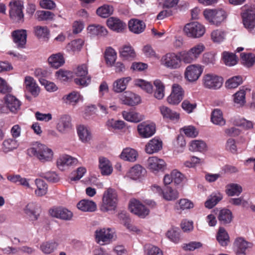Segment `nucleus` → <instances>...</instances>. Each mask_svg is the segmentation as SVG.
I'll return each mask as SVG.
<instances>
[{
    "instance_id": "obj_18",
    "label": "nucleus",
    "mask_w": 255,
    "mask_h": 255,
    "mask_svg": "<svg viewBox=\"0 0 255 255\" xmlns=\"http://www.w3.org/2000/svg\"><path fill=\"white\" fill-rule=\"evenodd\" d=\"M120 99L123 104L134 106L140 103V98L138 95L130 91H126L121 95Z\"/></svg>"
},
{
    "instance_id": "obj_41",
    "label": "nucleus",
    "mask_w": 255,
    "mask_h": 255,
    "mask_svg": "<svg viewBox=\"0 0 255 255\" xmlns=\"http://www.w3.org/2000/svg\"><path fill=\"white\" fill-rule=\"evenodd\" d=\"M84 43V41L81 39L74 40L69 43L66 48L69 52H78L81 50Z\"/></svg>"
},
{
    "instance_id": "obj_22",
    "label": "nucleus",
    "mask_w": 255,
    "mask_h": 255,
    "mask_svg": "<svg viewBox=\"0 0 255 255\" xmlns=\"http://www.w3.org/2000/svg\"><path fill=\"white\" fill-rule=\"evenodd\" d=\"M148 168L152 171L162 170L166 165L165 162L156 156L149 157L147 160Z\"/></svg>"
},
{
    "instance_id": "obj_38",
    "label": "nucleus",
    "mask_w": 255,
    "mask_h": 255,
    "mask_svg": "<svg viewBox=\"0 0 255 255\" xmlns=\"http://www.w3.org/2000/svg\"><path fill=\"white\" fill-rule=\"evenodd\" d=\"M146 172L145 169L139 164L133 166L128 172V176L134 180L143 176Z\"/></svg>"
},
{
    "instance_id": "obj_54",
    "label": "nucleus",
    "mask_w": 255,
    "mask_h": 255,
    "mask_svg": "<svg viewBox=\"0 0 255 255\" xmlns=\"http://www.w3.org/2000/svg\"><path fill=\"white\" fill-rule=\"evenodd\" d=\"M243 83V79L241 76H236L228 79L226 82V86L229 89L237 88Z\"/></svg>"
},
{
    "instance_id": "obj_8",
    "label": "nucleus",
    "mask_w": 255,
    "mask_h": 255,
    "mask_svg": "<svg viewBox=\"0 0 255 255\" xmlns=\"http://www.w3.org/2000/svg\"><path fill=\"white\" fill-rule=\"evenodd\" d=\"M184 31L189 37L199 38L205 33V28L203 25L196 21L186 24Z\"/></svg>"
},
{
    "instance_id": "obj_24",
    "label": "nucleus",
    "mask_w": 255,
    "mask_h": 255,
    "mask_svg": "<svg viewBox=\"0 0 255 255\" xmlns=\"http://www.w3.org/2000/svg\"><path fill=\"white\" fill-rule=\"evenodd\" d=\"M109 28L118 32H122L126 27V24L118 18L111 17L107 20Z\"/></svg>"
},
{
    "instance_id": "obj_12",
    "label": "nucleus",
    "mask_w": 255,
    "mask_h": 255,
    "mask_svg": "<svg viewBox=\"0 0 255 255\" xmlns=\"http://www.w3.org/2000/svg\"><path fill=\"white\" fill-rule=\"evenodd\" d=\"M184 91L182 87L178 84H173L172 91L168 97L167 101L170 105H178L183 99Z\"/></svg>"
},
{
    "instance_id": "obj_43",
    "label": "nucleus",
    "mask_w": 255,
    "mask_h": 255,
    "mask_svg": "<svg viewBox=\"0 0 255 255\" xmlns=\"http://www.w3.org/2000/svg\"><path fill=\"white\" fill-rule=\"evenodd\" d=\"M77 132L79 138L84 142H88L91 138L90 131L87 127L83 125H80L78 127Z\"/></svg>"
},
{
    "instance_id": "obj_14",
    "label": "nucleus",
    "mask_w": 255,
    "mask_h": 255,
    "mask_svg": "<svg viewBox=\"0 0 255 255\" xmlns=\"http://www.w3.org/2000/svg\"><path fill=\"white\" fill-rule=\"evenodd\" d=\"M129 209L131 212L139 217L144 218L149 213V210L147 209L139 201L132 199L129 204Z\"/></svg>"
},
{
    "instance_id": "obj_47",
    "label": "nucleus",
    "mask_w": 255,
    "mask_h": 255,
    "mask_svg": "<svg viewBox=\"0 0 255 255\" xmlns=\"http://www.w3.org/2000/svg\"><path fill=\"white\" fill-rule=\"evenodd\" d=\"M155 90L154 94V97L158 100L162 99L164 96V86L159 80L154 81Z\"/></svg>"
},
{
    "instance_id": "obj_52",
    "label": "nucleus",
    "mask_w": 255,
    "mask_h": 255,
    "mask_svg": "<svg viewBox=\"0 0 255 255\" xmlns=\"http://www.w3.org/2000/svg\"><path fill=\"white\" fill-rule=\"evenodd\" d=\"M88 29L90 30L93 34L100 36H105L108 33V31L106 28L100 25H90L88 27Z\"/></svg>"
},
{
    "instance_id": "obj_3",
    "label": "nucleus",
    "mask_w": 255,
    "mask_h": 255,
    "mask_svg": "<svg viewBox=\"0 0 255 255\" xmlns=\"http://www.w3.org/2000/svg\"><path fill=\"white\" fill-rule=\"evenodd\" d=\"M118 201L116 190L112 188H108L103 193L101 210L103 212L115 210Z\"/></svg>"
},
{
    "instance_id": "obj_26",
    "label": "nucleus",
    "mask_w": 255,
    "mask_h": 255,
    "mask_svg": "<svg viewBox=\"0 0 255 255\" xmlns=\"http://www.w3.org/2000/svg\"><path fill=\"white\" fill-rule=\"evenodd\" d=\"M120 56L124 60H132L136 57L134 49L129 45H125L119 49Z\"/></svg>"
},
{
    "instance_id": "obj_6",
    "label": "nucleus",
    "mask_w": 255,
    "mask_h": 255,
    "mask_svg": "<svg viewBox=\"0 0 255 255\" xmlns=\"http://www.w3.org/2000/svg\"><path fill=\"white\" fill-rule=\"evenodd\" d=\"M223 83V79L216 74L208 73L202 78V84L206 89L216 90L220 89Z\"/></svg>"
},
{
    "instance_id": "obj_42",
    "label": "nucleus",
    "mask_w": 255,
    "mask_h": 255,
    "mask_svg": "<svg viewBox=\"0 0 255 255\" xmlns=\"http://www.w3.org/2000/svg\"><path fill=\"white\" fill-rule=\"evenodd\" d=\"M34 35L39 39H48L49 30L46 26H35L33 27Z\"/></svg>"
},
{
    "instance_id": "obj_4",
    "label": "nucleus",
    "mask_w": 255,
    "mask_h": 255,
    "mask_svg": "<svg viewBox=\"0 0 255 255\" xmlns=\"http://www.w3.org/2000/svg\"><path fill=\"white\" fill-rule=\"evenodd\" d=\"M203 15L209 23L218 26L225 20L228 14L227 11L222 8H206L203 11Z\"/></svg>"
},
{
    "instance_id": "obj_25",
    "label": "nucleus",
    "mask_w": 255,
    "mask_h": 255,
    "mask_svg": "<svg viewBox=\"0 0 255 255\" xmlns=\"http://www.w3.org/2000/svg\"><path fill=\"white\" fill-rule=\"evenodd\" d=\"M99 168L103 175H109L113 172V167L109 160L104 157L99 158Z\"/></svg>"
},
{
    "instance_id": "obj_61",
    "label": "nucleus",
    "mask_w": 255,
    "mask_h": 255,
    "mask_svg": "<svg viewBox=\"0 0 255 255\" xmlns=\"http://www.w3.org/2000/svg\"><path fill=\"white\" fill-rule=\"evenodd\" d=\"M225 32L220 30H216L211 33V38L213 41L221 42L225 39Z\"/></svg>"
},
{
    "instance_id": "obj_15",
    "label": "nucleus",
    "mask_w": 255,
    "mask_h": 255,
    "mask_svg": "<svg viewBox=\"0 0 255 255\" xmlns=\"http://www.w3.org/2000/svg\"><path fill=\"white\" fill-rule=\"evenodd\" d=\"M152 190L162 194L163 197L168 201L174 200L179 197L177 191L172 189L170 187H166L164 190H162L159 186L154 185L152 187Z\"/></svg>"
},
{
    "instance_id": "obj_50",
    "label": "nucleus",
    "mask_w": 255,
    "mask_h": 255,
    "mask_svg": "<svg viewBox=\"0 0 255 255\" xmlns=\"http://www.w3.org/2000/svg\"><path fill=\"white\" fill-rule=\"evenodd\" d=\"M234 102L240 107L243 106L246 103V91L241 89L236 92L234 95Z\"/></svg>"
},
{
    "instance_id": "obj_17",
    "label": "nucleus",
    "mask_w": 255,
    "mask_h": 255,
    "mask_svg": "<svg viewBox=\"0 0 255 255\" xmlns=\"http://www.w3.org/2000/svg\"><path fill=\"white\" fill-rule=\"evenodd\" d=\"M6 108L12 113H16L20 110L21 102L15 96L7 94L4 97Z\"/></svg>"
},
{
    "instance_id": "obj_55",
    "label": "nucleus",
    "mask_w": 255,
    "mask_h": 255,
    "mask_svg": "<svg viewBox=\"0 0 255 255\" xmlns=\"http://www.w3.org/2000/svg\"><path fill=\"white\" fill-rule=\"evenodd\" d=\"M47 61L48 64H64L65 62L63 54L60 52L52 54Z\"/></svg>"
},
{
    "instance_id": "obj_33",
    "label": "nucleus",
    "mask_w": 255,
    "mask_h": 255,
    "mask_svg": "<svg viewBox=\"0 0 255 255\" xmlns=\"http://www.w3.org/2000/svg\"><path fill=\"white\" fill-rule=\"evenodd\" d=\"M58 244L54 241L44 242L40 245V251L45 255L53 253L57 248Z\"/></svg>"
},
{
    "instance_id": "obj_10",
    "label": "nucleus",
    "mask_w": 255,
    "mask_h": 255,
    "mask_svg": "<svg viewBox=\"0 0 255 255\" xmlns=\"http://www.w3.org/2000/svg\"><path fill=\"white\" fill-rule=\"evenodd\" d=\"M204 66L189 65L186 69L185 78L190 82L196 81L203 72Z\"/></svg>"
},
{
    "instance_id": "obj_48",
    "label": "nucleus",
    "mask_w": 255,
    "mask_h": 255,
    "mask_svg": "<svg viewBox=\"0 0 255 255\" xmlns=\"http://www.w3.org/2000/svg\"><path fill=\"white\" fill-rule=\"evenodd\" d=\"M114 9L112 6L105 4L99 7L96 11L98 15L103 18L108 17L113 13Z\"/></svg>"
},
{
    "instance_id": "obj_39",
    "label": "nucleus",
    "mask_w": 255,
    "mask_h": 255,
    "mask_svg": "<svg viewBox=\"0 0 255 255\" xmlns=\"http://www.w3.org/2000/svg\"><path fill=\"white\" fill-rule=\"evenodd\" d=\"M211 120L214 124L220 126H224L226 124V121L223 117L222 112L219 109H216L212 112Z\"/></svg>"
},
{
    "instance_id": "obj_64",
    "label": "nucleus",
    "mask_w": 255,
    "mask_h": 255,
    "mask_svg": "<svg viewBox=\"0 0 255 255\" xmlns=\"http://www.w3.org/2000/svg\"><path fill=\"white\" fill-rule=\"evenodd\" d=\"M241 58L246 62V64H255V55L253 53H242Z\"/></svg>"
},
{
    "instance_id": "obj_57",
    "label": "nucleus",
    "mask_w": 255,
    "mask_h": 255,
    "mask_svg": "<svg viewBox=\"0 0 255 255\" xmlns=\"http://www.w3.org/2000/svg\"><path fill=\"white\" fill-rule=\"evenodd\" d=\"M144 250L147 255H163L162 251L159 248L151 244L145 245Z\"/></svg>"
},
{
    "instance_id": "obj_44",
    "label": "nucleus",
    "mask_w": 255,
    "mask_h": 255,
    "mask_svg": "<svg viewBox=\"0 0 255 255\" xmlns=\"http://www.w3.org/2000/svg\"><path fill=\"white\" fill-rule=\"evenodd\" d=\"M35 183L37 189L35 190V194L37 196H43L45 195L48 190L47 184L42 180L36 179L35 180Z\"/></svg>"
},
{
    "instance_id": "obj_7",
    "label": "nucleus",
    "mask_w": 255,
    "mask_h": 255,
    "mask_svg": "<svg viewBox=\"0 0 255 255\" xmlns=\"http://www.w3.org/2000/svg\"><path fill=\"white\" fill-rule=\"evenodd\" d=\"M95 236L97 242L102 245L110 243L116 238L115 232L112 228L98 229L95 232Z\"/></svg>"
},
{
    "instance_id": "obj_37",
    "label": "nucleus",
    "mask_w": 255,
    "mask_h": 255,
    "mask_svg": "<svg viewBox=\"0 0 255 255\" xmlns=\"http://www.w3.org/2000/svg\"><path fill=\"white\" fill-rule=\"evenodd\" d=\"M122 115L125 120L130 122L138 123L144 119L142 115L134 111H123Z\"/></svg>"
},
{
    "instance_id": "obj_62",
    "label": "nucleus",
    "mask_w": 255,
    "mask_h": 255,
    "mask_svg": "<svg viewBox=\"0 0 255 255\" xmlns=\"http://www.w3.org/2000/svg\"><path fill=\"white\" fill-rule=\"evenodd\" d=\"M204 49V45L202 43H200L193 47L189 51L192 53V55L195 56L196 59Z\"/></svg>"
},
{
    "instance_id": "obj_28",
    "label": "nucleus",
    "mask_w": 255,
    "mask_h": 255,
    "mask_svg": "<svg viewBox=\"0 0 255 255\" xmlns=\"http://www.w3.org/2000/svg\"><path fill=\"white\" fill-rule=\"evenodd\" d=\"M162 147V142L157 138L150 140L145 146V151L148 154H152L160 150Z\"/></svg>"
},
{
    "instance_id": "obj_60",
    "label": "nucleus",
    "mask_w": 255,
    "mask_h": 255,
    "mask_svg": "<svg viewBox=\"0 0 255 255\" xmlns=\"http://www.w3.org/2000/svg\"><path fill=\"white\" fill-rule=\"evenodd\" d=\"M40 176L45 178L47 181L52 182H56L59 180L58 176L54 172L41 173L40 174Z\"/></svg>"
},
{
    "instance_id": "obj_46",
    "label": "nucleus",
    "mask_w": 255,
    "mask_h": 255,
    "mask_svg": "<svg viewBox=\"0 0 255 255\" xmlns=\"http://www.w3.org/2000/svg\"><path fill=\"white\" fill-rule=\"evenodd\" d=\"M222 60L225 64H236L238 58L235 53L225 51L222 53Z\"/></svg>"
},
{
    "instance_id": "obj_53",
    "label": "nucleus",
    "mask_w": 255,
    "mask_h": 255,
    "mask_svg": "<svg viewBox=\"0 0 255 255\" xmlns=\"http://www.w3.org/2000/svg\"><path fill=\"white\" fill-rule=\"evenodd\" d=\"M134 85L141 88L148 93H151L153 87L151 84L142 79H136L134 80Z\"/></svg>"
},
{
    "instance_id": "obj_34",
    "label": "nucleus",
    "mask_w": 255,
    "mask_h": 255,
    "mask_svg": "<svg viewBox=\"0 0 255 255\" xmlns=\"http://www.w3.org/2000/svg\"><path fill=\"white\" fill-rule=\"evenodd\" d=\"M77 208L84 212H93L96 209V203L91 200H82L77 205Z\"/></svg>"
},
{
    "instance_id": "obj_9",
    "label": "nucleus",
    "mask_w": 255,
    "mask_h": 255,
    "mask_svg": "<svg viewBox=\"0 0 255 255\" xmlns=\"http://www.w3.org/2000/svg\"><path fill=\"white\" fill-rule=\"evenodd\" d=\"M252 243L246 241L242 237L236 238L233 244V250L236 255H247L253 247Z\"/></svg>"
},
{
    "instance_id": "obj_56",
    "label": "nucleus",
    "mask_w": 255,
    "mask_h": 255,
    "mask_svg": "<svg viewBox=\"0 0 255 255\" xmlns=\"http://www.w3.org/2000/svg\"><path fill=\"white\" fill-rule=\"evenodd\" d=\"M206 143L201 140H194L190 144L189 149L192 151L202 152L206 149Z\"/></svg>"
},
{
    "instance_id": "obj_27",
    "label": "nucleus",
    "mask_w": 255,
    "mask_h": 255,
    "mask_svg": "<svg viewBox=\"0 0 255 255\" xmlns=\"http://www.w3.org/2000/svg\"><path fill=\"white\" fill-rule=\"evenodd\" d=\"M71 128L70 117L67 115L62 116L57 124V130L61 133H64L68 131Z\"/></svg>"
},
{
    "instance_id": "obj_35",
    "label": "nucleus",
    "mask_w": 255,
    "mask_h": 255,
    "mask_svg": "<svg viewBox=\"0 0 255 255\" xmlns=\"http://www.w3.org/2000/svg\"><path fill=\"white\" fill-rule=\"evenodd\" d=\"M131 80L130 77L119 79L113 83V90L116 93H121L127 88L128 82Z\"/></svg>"
},
{
    "instance_id": "obj_59",
    "label": "nucleus",
    "mask_w": 255,
    "mask_h": 255,
    "mask_svg": "<svg viewBox=\"0 0 255 255\" xmlns=\"http://www.w3.org/2000/svg\"><path fill=\"white\" fill-rule=\"evenodd\" d=\"M79 99V94L78 93L73 91L69 94L63 97V99L66 103L75 104Z\"/></svg>"
},
{
    "instance_id": "obj_23",
    "label": "nucleus",
    "mask_w": 255,
    "mask_h": 255,
    "mask_svg": "<svg viewBox=\"0 0 255 255\" xmlns=\"http://www.w3.org/2000/svg\"><path fill=\"white\" fill-rule=\"evenodd\" d=\"M78 160L76 158L68 155L60 156L57 161L58 167L61 170H64L66 167L75 165Z\"/></svg>"
},
{
    "instance_id": "obj_31",
    "label": "nucleus",
    "mask_w": 255,
    "mask_h": 255,
    "mask_svg": "<svg viewBox=\"0 0 255 255\" xmlns=\"http://www.w3.org/2000/svg\"><path fill=\"white\" fill-rule=\"evenodd\" d=\"M232 212L227 209H223L219 211L218 219L221 224L226 225L230 223L233 220Z\"/></svg>"
},
{
    "instance_id": "obj_40",
    "label": "nucleus",
    "mask_w": 255,
    "mask_h": 255,
    "mask_svg": "<svg viewBox=\"0 0 255 255\" xmlns=\"http://www.w3.org/2000/svg\"><path fill=\"white\" fill-rule=\"evenodd\" d=\"M104 56L106 64H115L117 58V53L113 47L109 46L106 48Z\"/></svg>"
},
{
    "instance_id": "obj_51",
    "label": "nucleus",
    "mask_w": 255,
    "mask_h": 255,
    "mask_svg": "<svg viewBox=\"0 0 255 255\" xmlns=\"http://www.w3.org/2000/svg\"><path fill=\"white\" fill-rule=\"evenodd\" d=\"M18 146L16 140L8 139L4 140L2 143V150L5 153L8 152L17 148Z\"/></svg>"
},
{
    "instance_id": "obj_36",
    "label": "nucleus",
    "mask_w": 255,
    "mask_h": 255,
    "mask_svg": "<svg viewBox=\"0 0 255 255\" xmlns=\"http://www.w3.org/2000/svg\"><path fill=\"white\" fill-rule=\"evenodd\" d=\"M120 156L124 160L134 162L136 160L137 153L133 149L126 148L123 150Z\"/></svg>"
},
{
    "instance_id": "obj_63",
    "label": "nucleus",
    "mask_w": 255,
    "mask_h": 255,
    "mask_svg": "<svg viewBox=\"0 0 255 255\" xmlns=\"http://www.w3.org/2000/svg\"><path fill=\"white\" fill-rule=\"evenodd\" d=\"M37 19L39 21L47 20L52 19L53 14L49 11H39L37 12Z\"/></svg>"
},
{
    "instance_id": "obj_29",
    "label": "nucleus",
    "mask_w": 255,
    "mask_h": 255,
    "mask_svg": "<svg viewBox=\"0 0 255 255\" xmlns=\"http://www.w3.org/2000/svg\"><path fill=\"white\" fill-rule=\"evenodd\" d=\"M128 28L130 31L136 34H139L144 31L145 24L142 20L131 19L128 22Z\"/></svg>"
},
{
    "instance_id": "obj_1",
    "label": "nucleus",
    "mask_w": 255,
    "mask_h": 255,
    "mask_svg": "<svg viewBox=\"0 0 255 255\" xmlns=\"http://www.w3.org/2000/svg\"><path fill=\"white\" fill-rule=\"evenodd\" d=\"M27 153L29 156H35L42 162L51 161L53 156L52 150L46 145L40 143L29 148Z\"/></svg>"
},
{
    "instance_id": "obj_32",
    "label": "nucleus",
    "mask_w": 255,
    "mask_h": 255,
    "mask_svg": "<svg viewBox=\"0 0 255 255\" xmlns=\"http://www.w3.org/2000/svg\"><path fill=\"white\" fill-rule=\"evenodd\" d=\"M217 240L222 247H226L230 243V237L223 227H220L216 236Z\"/></svg>"
},
{
    "instance_id": "obj_30",
    "label": "nucleus",
    "mask_w": 255,
    "mask_h": 255,
    "mask_svg": "<svg viewBox=\"0 0 255 255\" xmlns=\"http://www.w3.org/2000/svg\"><path fill=\"white\" fill-rule=\"evenodd\" d=\"M223 199V195L219 192H213L208 197L205 202V206L208 209H212Z\"/></svg>"
},
{
    "instance_id": "obj_49",
    "label": "nucleus",
    "mask_w": 255,
    "mask_h": 255,
    "mask_svg": "<svg viewBox=\"0 0 255 255\" xmlns=\"http://www.w3.org/2000/svg\"><path fill=\"white\" fill-rule=\"evenodd\" d=\"M160 111L164 118L170 119L171 120L177 119L179 117V114L172 111L169 108L165 106L160 107Z\"/></svg>"
},
{
    "instance_id": "obj_2",
    "label": "nucleus",
    "mask_w": 255,
    "mask_h": 255,
    "mask_svg": "<svg viewBox=\"0 0 255 255\" xmlns=\"http://www.w3.org/2000/svg\"><path fill=\"white\" fill-rule=\"evenodd\" d=\"M195 60V56L192 55L189 51L181 52L177 54L169 53L163 56L161 59L163 64H178V62H181L189 64Z\"/></svg>"
},
{
    "instance_id": "obj_21",
    "label": "nucleus",
    "mask_w": 255,
    "mask_h": 255,
    "mask_svg": "<svg viewBox=\"0 0 255 255\" xmlns=\"http://www.w3.org/2000/svg\"><path fill=\"white\" fill-rule=\"evenodd\" d=\"M39 206L34 202L28 203L24 208V213L32 221H36L39 216Z\"/></svg>"
},
{
    "instance_id": "obj_11",
    "label": "nucleus",
    "mask_w": 255,
    "mask_h": 255,
    "mask_svg": "<svg viewBox=\"0 0 255 255\" xmlns=\"http://www.w3.org/2000/svg\"><path fill=\"white\" fill-rule=\"evenodd\" d=\"M27 30L25 29H17L11 32L12 41L18 49H23L25 48L27 42Z\"/></svg>"
},
{
    "instance_id": "obj_16",
    "label": "nucleus",
    "mask_w": 255,
    "mask_h": 255,
    "mask_svg": "<svg viewBox=\"0 0 255 255\" xmlns=\"http://www.w3.org/2000/svg\"><path fill=\"white\" fill-rule=\"evenodd\" d=\"M155 125L154 124H147L142 122L137 126V130L143 138H148L152 136L155 132Z\"/></svg>"
},
{
    "instance_id": "obj_58",
    "label": "nucleus",
    "mask_w": 255,
    "mask_h": 255,
    "mask_svg": "<svg viewBox=\"0 0 255 255\" xmlns=\"http://www.w3.org/2000/svg\"><path fill=\"white\" fill-rule=\"evenodd\" d=\"M168 238L174 243H177L180 240L179 229L178 228H172L166 233Z\"/></svg>"
},
{
    "instance_id": "obj_45",
    "label": "nucleus",
    "mask_w": 255,
    "mask_h": 255,
    "mask_svg": "<svg viewBox=\"0 0 255 255\" xmlns=\"http://www.w3.org/2000/svg\"><path fill=\"white\" fill-rule=\"evenodd\" d=\"M242 186L235 183L228 185L226 190L227 194L229 196H239L242 192Z\"/></svg>"
},
{
    "instance_id": "obj_19",
    "label": "nucleus",
    "mask_w": 255,
    "mask_h": 255,
    "mask_svg": "<svg viewBox=\"0 0 255 255\" xmlns=\"http://www.w3.org/2000/svg\"><path fill=\"white\" fill-rule=\"evenodd\" d=\"M50 213L52 217L66 221L70 220L73 217L72 212L66 208L61 207L51 209Z\"/></svg>"
},
{
    "instance_id": "obj_20",
    "label": "nucleus",
    "mask_w": 255,
    "mask_h": 255,
    "mask_svg": "<svg viewBox=\"0 0 255 255\" xmlns=\"http://www.w3.org/2000/svg\"><path fill=\"white\" fill-rule=\"evenodd\" d=\"M24 85L26 90L34 97H36L39 95L40 88L32 77L27 76L25 77Z\"/></svg>"
},
{
    "instance_id": "obj_5",
    "label": "nucleus",
    "mask_w": 255,
    "mask_h": 255,
    "mask_svg": "<svg viewBox=\"0 0 255 255\" xmlns=\"http://www.w3.org/2000/svg\"><path fill=\"white\" fill-rule=\"evenodd\" d=\"M8 6L10 18L15 22H23L24 21L23 2L19 0H13L9 3Z\"/></svg>"
},
{
    "instance_id": "obj_13",
    "label": "nucleus",
    "mask_w": 255,
    "mask_h": 255,
    "mask_svg": "<svg viewBox=\"0 0 255 255\" xmlns=\"http://www.w3.org/2000/svg\"><path fill=\"white\" fill-rule=\"evenodd\" d=\"M243 23L245 27L253 29L255 26V8L251 7L244 10L242 14Z\"/></svg>"
}]
</instances>
